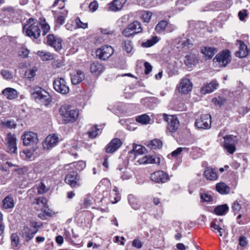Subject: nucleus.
I'll return each instance as SVG.
<instances>
[{"instance_id":"nucleus-21","label":"nucleus","mask_w":250,"mask_h":250,"mask_svg":"<svg viewBox=\"0 0 250 250\" xmlns=\"http://www.w3.org/2000/svg\"><path fill=\"white\" fill-rule=\"evenodd\" d=\"M219 86L216 81H212L210 83L203 85L200 89V92L202 94H206L213 92L214 90L217 89Z\"/></svg>"},{"instance_id":"nucleus-2","label":"nucleus","mask_w":250,"mask_h":250,"mask_svg":"<svg viewBox=\"0 0 250 250\" xmlns=\"http://www.w3.org/2000/svg\"><path fill=\"white\" fill-rule=\"evenodd\" d=\"M41 24L36 21L33 18L28 19L23 26V31H25L26 35L34 39L38 38L41 34Z\"/></svg>"},{"instance_id":"nucleus-37","label":"nucleus","mask_w":250,"mask_h":250,"mask_svg":"<svg viewBox=\"0 0 250 250\" xmlns=\"http://www.w3.org/2000/svg\"><path fill=\"white\" fill-rule=\"evenodd\" d=\"M168 22L167 21L162 20L160 21L156 25L155 27V31L159 34L161 33L163 31H165Z\"/></svg>"},{"instance_id":"nucleus-36","label":"nucleus","mask_w":250,"mask_h":250,"mask_svg":"<svg viewBox=\"0 0 250 250\" xmlns=\"http://www.w3.org/2000/svg\"><path fill=\"white\" fill-rule=\"evenodd\" d=\"M128 203L131 207L134 209H138L140 208V205L138 203V200L132 194H129L128 196Z\"/></svg>"},{"instance_id":"nucleus-22","label":"nucleus","mask_w":250,"mask_h":250,"mask_svg":"<svg viewBox=\"0 0 250 250\" xmlns=\"http://www.w3.org/2000/svg\"><path fill=\"white\" fill-rule=\"evenodd\" d=\"M1 94L7 99L11 100L17 98L18 97L19 93L14 88L7 87L4 89Z\"/></svg>"},{"instance_id":"nucleus-18","label":"nucleus","mask_w":250,"mask_h":250,"mask_svg":"<svg viewBox=\"0 0 250 250\" xmlns=\"http://www.w3.org/2000/svg\"><path fill=\"white\" fill-rule=\"evenodd\" d=\"M47 42L49 45L54 47L56 51L60 50L62 47V40L56 38L52 34L47 36Z\"/></svg>"},{"instance_id":"nucleus-62","label":"nucleus","mask_w":250,"mask_h":250,"mask_svg":"<svg viewBox=\"0 0 250 250\" xmlns=\"http://www.w3.org/2000/svg\"><path fill=\"white\" fill-rule=\"evenodd\" d=\"M238 15L240 21H244L245 18L248 16L247 10H243L242 11H240L238 12Z\"/></svg>"},{"instance_id":"nucleus-11","label":"nucleus","mask_w":250,"mask_h":250,"mask_svg":"<svg viewBox=\"0 0 250 250\" xmlns=\"http://www.w3.org/2000/svg\"><path fill=\"white\" fill-rule=\"evenodd\" d=\"M164 120L167 122V129L171 132H175L179 127V121L174 116H169L166 114L163 115Z\"/></svg>"},{"instance_id":"nucleus-23","label":"nucleus","mask_w":250,"mask_h":250,"mask_svg":"<svg viewBox=\"0 0 250 250\" xmlns=\"http://www.w3.org/2000/svg\"><path fill=\"white\" fill-rule=\"evenodd\" d=\"M127 0H113L108 3V8L110 10L116 12L120 10L125 3Z\"/></svg>"},{"instance_id":"nucleus-10","label":"nucleus","mask_w":250,"mask_h":250,"mask_svg":"<svg viewBox=\"0 0 250 250\" xmlns=\"http://www.w3.org/2000/svg\"><path fill=\"white\" fill-rule=\"evenodd\" d=\"M114 53L113 48L110 45H106L102 46L97 50L96 55L100 60H106Z\"/></svg>"},{"instance_id":"nucleus-55","label":"nucleus","mask_w":250,"mask_h":250,"mask_svg":"<svg viewBox=\"0 0 250 250\" xmlns=\"http://www.w3.org/2000/svg\"><path fill=\"white\" fill-rule=\"evenodd\" d=\"M147 164H159L160 163V157L155 158V157L151 155H147Z\"/></svg>"},{"instance_id":"nucleus-25","label":"nucleus","mask_w":250,"mask_h":250,"mask_svg":"<svg viewBox=\"0 0 250 250\" xmlns=\"http://www.w3.org/2000/svg\"><path fill=\"white\" fill-rule=\"evenodd\" d=\"M237 42H239V50L236 52L235 56L239 58L246 57L248 54V49L247 45L242 41L237 40Z\"/></svg>"},{"instance_id":"nucleus-44","label":"nucleus","mask_w":250,"mask_h":250,"mask_svg":"<svg viewBox=\"0 0 250 250\" xmlns=\"http://www.w3.org/2000/svg\"><path fill=\"white\" fill-rule=\"evenodd\" d=\"M38 193L39 194H43L49 190V187L46 186L42 182H41L37 186Z\"/></svg>"},{"instance_id":"nucleus-57","label":"nucleus","mask_w":250,"mask_h":250,"mask_svg":"<svg viewBox=\"0 0 250 250\" xmlns=\"http://www.w3.org/2000/svg\"><path fill=\"white\" fill-rule=\"evenodd\" d=\"M105 151L107 153H113L117 150V147H114L109 143L104 148Z\"/></svg>"},{"instance_id":"nucleus-38","label":"nucleus","mask_w":250,"mask_h":250,"mask_svg":"<svg viewBox=\"0 0 250 250\" xmlns=\"http://www.w3.org/2000/svg\"><path fill=\"white\" fill-rule=\"evenodd\" d=\"M211 101L215 106H218L221 107L226 103L227 99L223 96H218V97L213 98Z\"/></svg>"},{"instance_id":"nucleus-46","label":"nucleus","mask_w":250,"mask_h":250,"mask_svg":"<svg viewBox=\"0 0 250 250\" xmlns=\"http://www.w3.org/2000/svg\"><path fill=\"white\" fill-rule=\"evenodd\" d=\"M240 202V201H239L238 200H236L233 202L232 204V209L234 215L238 213L241 208V206Z\"/></svg>"},{"instance_id":"nucleus-60","label":"nucleus","mask_w":250,"mask_h":250,"mask_svg":"<svg viewBox=\"0 0 250 250\" xmlns=\"http://www.w3.org/2000/svg\"><path fill=\"white\" fill-rule=\"evenodd\" d=\"M99 6L98 2L96 0H94L91 2L89 5V8L92 12H95L97 10Z\"/></svg>"},{"instance_id":"nucleus-63","label":"nucleus","mask_w":250,"mask_h":250,"mask_svg":"<svg viewBox=\"0 0 250 250\" xmlns=\"http://www.w3.org/2000/svg\"><path fill=\"white\" fill-rule=\"evenodd\" d=\"M145 66V73L146 74H148L151 71L152 67L151 65L148 62H145L144 63Z\"/></svg>"},{"instance_id":"nucleus-30","label":"nucleus","mask_w":250,"mask_h":250,"mask_svg":"<svg viewBox=\"0 0 250 250\" xmlns=\"http://www.w3.org/2000/svg\"><path fill=\"white\" fill-rule=\"evenodd\" d=\"M84 75L83 73L78 70L77 71L76 74L72 75L71 78L72 83L73 85H77L80 83L83 79Z\"/></svg>"},{"instance_id":"nucleus-1","label":"nucleus","mask_w":250,"mask_h":250,"mask_svg":"<svg viewBox=\"0 0 250 250\" xmlns=\"http://www.w3.org/2000/svg\"><path fill=\"white\" fill-rule=\"evenodd\" d=\"M42 226L41 222L30 221L29 226H24L21 229L20 234L26 241H29L34 237Z\"/></svg>"},{"instance_id":"nucleus-7","label":"nucleus","mask_w":250,"mask_h":250,"mask_svg":"<svg viewBox=\"0 0 250 250\" xmlns=\"http://www.w3.org/2000/svg\"><path fill=\"white\" fill-rule=\"evenodd\" d=\"M143 32V28L140 22L135 21L125 28L122 32V34L126 37H130Z\"/></svg>"},{"instance_id":"nucleus-56","label":"nucleus","mask_w":250,"mask_h":250,"mask_svg":"<svg viewBox=\"0 0 250 250\" xmlns=\"http://www.w3.org/2000/svg\"><path fill=\"white\" fill-rule=\"evenodd\" d=\"M0 74L2 77L8 80H11L13 78V74L7 70H2L0 71Z\"/></svg>"},{"instance_id":"nucleus-6","label":"nucleus","mask_w":250,"mask_h":250,"mask_svg":"<svg viewBox=\"0 0 250 250\" xmlns=\"http://www.w3.org/2000/svg\"><path fill=\"white\" fill-rule=\"evenodd\" d=\"M64 182L72 188H76L81 186V178L77 171L73 170L66 174Z\"/></svg>"},{"instance_id":"nucleus-58","label":"nucleus","mask_w":250,"mask_h":250,"mask_svg":"<svg viewBox=\"0 0 250 250\" xmlns=\"http://www.w3.org/2000/svg\"><path fill=\"white\" fill-rule=\"evenodd\" d=\"M233 137L234 136L232 135H228L224 136L223 137L224 140L223 145H226L227 144H231L234 143V141L233 140Z\"/></svg>"},{"instance_id":"nucleus-34","label":"nucleus","mask_w":250,"mask_h":250,"mask_svg":"<svg viewBox=\"0 0 250 250\" xmlns=\"http://www.w3.org/2000/svg\"><path fill=\"white\" fill-rule=\"evenodd\" d=\"M92 204V197L87 194L83 198V202L80 204L81 209H85L89 208Z\"/></svg>"},{"instance_id":"nucleus-43","label":"nucleus","mask_w":250,"mask_h":250,"mask_svg":"<svg viewBox=\"0 0 250 250\" xmlns=\"http://www.w3.org/2000/svg\"><path fill=\"white\" fill-rule=\"evenodd\" d=\"M152 13L149 11H144L141 14V18L144 22L148 23L152 17Z\"/></svg>"},{"instance_id":"nucleus-26","label":"nucleus","mask_w":250,"mask_h":250,"mask_svg":"<svg viewBox=\"0 0 250 250\" xmlns=\"http://www.w3.org/2000/svg\"><path fill=\"white\" fill-rule=\"evenodd\" d=\"M147 150L145 146L142 145H139L136 144H133V148L131 150L129 151V153L130 154H134V158L135 159L137 156L145 154Z\"/></svg>"},{"instance_id":"nucleus-54","label":"nucleus","mask_w":250,"mask_h":250,"mask_svg":"<svg viewBox=\"0 0 250 250\" xmlns=\"http://www.w3.org/2000/svg\"><path fill=\"white\" fill-rule=\"evenodd\" d=\"M11 245L13 247H16L19 243V237L16 233H13L11 235Z\"/></svg>"},{"instance_id":"nucleus-42","label":"nucleus","mask_w":250,"mask_h":250,"mask_svg":"<svg viewBox=\"0 0 250 250\" xmlns=\"http://www.w3.org/2000/svg\"><path fill=\"white\" fill-rule=\"evenodd\" d=\"M179 43L181 45L182 47H187L188 48H190L193 45L192 41L186 37L182 38L179 41Z\"/></svg>"},{"instance_id":"nucleus-4","label":"nucleus","mask_w":250,"mask_h":250,"mask_svg":"<svg viewBox=\"0 0 250 250\" xmlns=\"http://www.w3.org/2000/svg\"><path fill=\"white\" fill-rule=\"evenodd\" d=\"M32 97L37 102L45 105H48L51 102V97L44 90L38 88L32 93Z\"/></svg>"},{"instance_id":"nucleus-3","label":"nucleus","mask_w":250,"mask_h":250,"mask_svg":"<svg viewBox=\"0 0 250 250\" xmlns=\"http://www.w3.org/2000/svg\"><path fill=\"white\" fill-rule=\"evenodd\" d=\"M65 112L63 113V124L73 123L75 122L79 115V110L74 108L71 105L64 106Z\"/></svg>"},{"instance_id":"nucleus-14","label":"nucleus","mask_w":250,"mask_h":250,"mask_svg":"<svg viewBox=\"0 0 250 250\" xmlns=\"http://www.w3.org/2000/svg\"><path fill=\"white\" fill-rule=\"evenodd\" d=\"M86 167L85 163L83 161H79L78 162H72L70 163H67L63 165V171H69L70 169L75 171H81L83 170Z\"/></svg>"},{"instance_id":"nucleus-49","label":"nucleus","mask_w":250,"mask_h":250,"mask_svg":"<svg viewBox=\"0 0 250 250\" xmlns=\"http://www.w3.org/2000/svg\"><path fill=\"white\" fill-rule=\"evenodd\" d=\"M101 33L103 34L107 35L110 37H113L115 36V31L114 30H111L109 28H100L99 29Z\"/></svg>"},{"instance_id":"nucleus-35","label":"nucleus","mask_w":250,"mask_h":250,"mask_svg":"<svg viewBox=\"0 0 250 250\" xmlns=\"http://www.w3.org/2000/svg\"><path fill=\"white\" fill-rule=\"evenodd\" d=\"M148 146L151 149H160L163 146V142L159 139H154L149 141Z\"/></svg>"},{"instance_id":"nucleus-12","label":"nucleus","mask_w":250,"mask_h":250,"mask_svg":"<svg viewBox=\"0 0 250 250\" xmlns=\"http://www.w3.org/2000/svg\"><path fill=\"white\" fill-rule=\"evenodd\" d=\"M23 145L25 146L36 144L38 142L37 134L33 132L26 131L21 136Z\"/></svg>"},{"instance_id":"nucleus-51","label":"nucleus","mask_w":250,"mask_h":250,"mask_svg":"<svg viewBox=\"0 0 250 250\" xmlns=\"http://www.w3.org/2000/svg\"><path fill=\"white\" fill-rule=\"evenodd\" d=\"M110 145H113L114 147H117L118 150L122 145L123 143L120 139L118 138H115L111 140L109 142Z\"/></svg>"},{"instance_id":"nucleus-15","label":"nucleus","mask_w":250,"mask_h":250,"mask_svg":"<svg viewBox=\"0 0 250 250\" xmlns=\"http://www.w3.org/2000/svg\"><path fill=\"white\" fill-rule=\"evenodd\" d=\"M7 151L11 154H16L17 152L16 138L14 135L8 133L6 137Z\"/></svg>"},{"instance_id":"nucleus-45","label":"nucleus","mask_w":250,"mask_h":250,"mask_svg":"<svg viewBox=\"0 0 250 250\" xmlns=\"http://www.w3.org/2000/svg\"><path fill=\"white\" fill-rule=\"evenodd\" d=\"M62 78L55 80L53 83V87L55 90L59 93H62Z\"/></svg>"},{"instance_id":"nucleus-16","label":"nucleus","mask_w":250,"mask_h":250,"mask_svg":"<svg viewBox=\"0 0 250 250\" xmlns=\"http://www.w3.org/2000/svg\"><path fill=\"white\" fill-rule=\"evenodd\" d=\"M36 205L39 206L40 209L43 213V216H50L51 215L50 210L48 208L47 200L43 197H40L36 199L34 202Z\"/></svg>"},{"instance_id":"nucleus-52","label":"nucleus","mask_w":250,"mask_h":250,"mask_svg":"<svg viewBox=\"0 0 250 250\" xmlns=\"http://www.w3.org/2000/svg\"><path fill=\"white\" fill-rule=\"evenodd\" d=\"M224 147L230 154H233L236 150V146L234 143L223 145Z\"/></svg>"},{"instance_id":"nucleus-20","label":"nucleus","mask_w":250,"mask_h":250,"mask_svg":"<svg viewBox=\"0 0 250 250\" xmlns=\"http://www.w3.org/2000/svg\"><path fill=\"white\" fill-rule=\"evenodd\" d=\"M105 67L103 64L98 62H94L90 65V72L94 75L99 76L104 70Z\"/></svg>"},{"instance_id":"nucleus-24","label":"nucleus","mask_w":250,"mask_h":250,"mask_svg":"<svg viewBox=\"0 0 250 250\" xmlns=\"http://www.w3.org/2000/svg\"><path fill=\"white\" fill-rule=\"evenodd\" d=\"M184 62L187 66L191 67L198 62V59L195 54L189 53L185 56Z\"/></svg>"},{"instance_id":"nucleus-19","label":"nucleus","mask_w":250,"mask_h":250,"mask_svg":"<svg viewBox=\"0 0 250 250\" xmlns=\"http://www.w3.org/2000/svg\"><path fill=\"white\" fill-rule=\"evenodd\" d=\"M192 88V83L188 79H183L178 87L179 92L183 94H188Z\"/></svg>"},{"instance_id":"nucleus-53","label":"nucleus","mask_w":250,"mask_h":250,"mask_svg":"<svg viewBox=\"0 0 250 250\" xmlns=\"http://www.w3.org/2000/svg\"><path fill=\"white\" fill-rule=\"evenodd\" d=\"M37 69L35 67L32 69H27L25 72V76L28 79H31L34 77L36 75Z\"/></svg>"},{"instance_id":"nucleus-39","label":"nucleus","mask_w":250,"mask_h":250,"mask_svg":"<svg viewBox=\"0 0 250 250\" xmlns=\"http://www.w3.org/2000/svg\"><path fill=\"white\" fill-rule=\"evenodd\" d=\"M150 120V117L146 114H144L138 116L136 118V121L137 122L139 123L142 125L148 124L149 123Z\"/></svg>"},{"instance_id":"nucleus-50","label":"nucleus","mask_w":250,"mask_h":250,"mask_svg":"<svg viewBox=\"0 0 250 250\" xmlns=\"http://www.w3.org/2000/svg\"><path fill=\"white\" fill-rule=\"evenodd\" d=\"M75 22L76 27L78 28L86 29L88 27L87 23H83V22H82L79 17H77L76 18L75 20Z\"/></svg>"},{"instance_id":"nucleus-32","label":"nucleus","mask_w":250,"mask_h":250,"mask_svg":"<svg viewBox=\"0 0 250 250\" xmlns=\"http://www.w3.org/2000/svg\"><path fill=\"white\" fill-rule=\"evenodd\" d=\"M200 198L201 202L210 203L213 201V197L208 191H204L200 193Z\"/></svg>"},{"instance_id":"nucleus-27","label":"nucleus","mask_w":250,"mask_h":250,"mask_svg":"<svg viewBox=\"0 0 250 250\" xmlns=\"http://www.w3.org/2000/svg\"><path fill=\"white\" fill-rule=\"evenodd\" d=\"M229 210V207L227 204H223L217 206L214 208L213 213L218 216L226 215Z\"/></svg>"},{"instance_id":"nucleus-31","label":"nucleus","mask_w":250,"mask_h":250,"mask_svg":"<svg viewBox=\"0 0 250 250\" xmlns=\"http://www.w3.org/2000/svg\"><path fill=\"white\" fill-rule=\"evenodd\" d=\"M216 190L221 194H226L229 193L230 188L224 183H218L216 185Z\"/></svg>"},{"instance_id":"nucleus-13","label":"nucleus","mask_w":250,"mask_h":250,"mask_svg":"<svg viewBox=\"0 0 250 250\" xmlns=\"http://www.w3.org/2000/svg\"><path fill=\"white\" fill-rule=\"evenodd\" d=\"M58 142L59 138L55 134L49 135L42 142L43 148L49 150L56 146Z\"/></svg>"},{"instance_id":"nucleus-48","label":"nucleus","mask_w":250,"mask_h":250,"mask_svg":"<svg viewBox=\"0 0 250 250\" xmlns=\"http://www.w3.org/2000/svg\"><path fill=\"white\" fill-rule=\"evenodd\" d=\"M40 24H41V25L42 24V27L43 30L42 35L45 36L49 31L50 26L46 22L45 19H43V20H41V22Z\"/></svg>"},{"instance_id":"nucleus-8","label":"nucleus","mask_w":250,"mask_h":250,"mask_svg":"<svg viewBox=\"0 0 250 250\" xmlns=\"http://www.w3.org/2000/svg\"><path fill=\"white\" fill-rule=\"evenodd\" d=\"M211 117L209 114H206L200 115L195 120V126L199 129H208L211 128Z\"/></svg>"},{"instance_id":"nucleus-61","label":"nucleus","mask_w":250,"mask_h":250,"mask_svg":"<svg viewBox=\"0 0 250 250\" xmlns=\"http://www.w3.org/2000/svg\"><path fill=\"white\" fill-rule=\"evenodd\" d=\"M187 149L186 147H184V148L181 147H178L176 149L173 151L171 153V155L172 157H176L182 152L183 149Z\"/></svg>"},{"instance_id":"nucleus-28","label":"nucleus","mask_w":250,"mask_h":250,"mask_svg":"<svg viewBox=\"0 0 250 250\" xmlns=\"http://www.w3.org/2000/svg\"><path fill=\"white\" fill-rule=\"evenodd\" d=\"M204 176L210 180H216L218 178V174L215 168H212L208 167L204 173Z\"/></svg>"},{"instance_id":"nucleus-64","label":"nucleus","mask_w":250,"mask_h":250,"mask_svg":"<svg viewBox=\"0 0 250 250\" xmlns=\"http://www.w3.org/2000/svg\"><path fill=\"white\" fill-rule=\"evenodd\" d=\"M132 246L137 249H140L142 247V243L139 239H134L132 241Z\"/></svg>"},{"instance_id":"nucleus-5","label":"nucleus","mask_w":250,"mask_h":250,"mask_svg":"<svg viewBox=\"0 0 250 250\" xmlns=\"http://www.w3.org/2000/svg\"><path fill=\"white\" fill-rule=\"evenodd\" d=\"M231 61V52L227 49L218 53L213 59V62H218L220 67H226Z\"/></svg>"},{"instance_id":"nucleus-29","label":"nucleus","mask_w":250,"mask_h":250,"mask_svg":"<svg viewBox=\"0 0 250 250\" xmlns=\"http://www.w3.org/2000/svg\"><path fill=\"white\" fill-rule=\"evenodd\" d=\"M62 7L59 8L58 9L53 10L52 12L54 18H55L56 26H59V27L62 23Z\"/></svg>"},{"instance_id":"nucleus-40","label":"nucleus","mask_w":250,"mask_h":250,"mask_svg":"<svg viewBox=\"0 0 250 250\" xmlns=\"http://www.w3.org/2000/svg\"><path fill=\"white\" fill-rule=\"evenodd\" d=\"M159 40L157 36H153L150 39L147 40L146 42L142 43V46L144 47H150L156 43Z\"/></svg>"},{"instance_id":"nucleus-59","label":"nucleus","mask_w":250,"mask_h":250,"mask_svg":"<svg viewBox=\"0 0 250 250\" xmlns=\"http://www.w3.org/2000/svg\"><path fill=\"white\" fill-rule=\"evenodd\" d=\"M248 244V241L246 237L241 235L239 238V245L242 247L246 246Z\"/></svg>"},{"instance_id":"nucleus-41","label":"nucleus","mask_w":250,"mask_h":250,"mask_svg":"<svg viewBox=\"0 0 250 250\" xmlns=\"http://www.w3.org/2000/svg\"><path fill=\"white\" fill-rule=\"evenodd\" d=\"M122 44L123 49L127 53H130L133 48V43L131 41H125L123 42Z\"/></svg>"},{"instance_id":"nucleus-9","label":"nucleus","mask_w":250,"mask_h":250,"mask_svg":"<svg viewBox=\"0 0 250 250\" xmlns=\"http://www.w3.org/2000/svg\"><path fill=\"white\" fill-rule=\"evenodd\" d=\"M150 179L155 183L164 184L170 179L168 174L163 170H157L150 174Z\"/></svg>"},{"instance_id":"nucleus-17","label":"nucleus","mask_w":250,"mask_h":250,"mask_svg":"<svg viewBox=\"0 0 250 250\" xmlns=\"http://www.w3.org/2000/svg\"><path fill=\"white\" fill-rule=\"evenodd\" d=\"M218 51L216 47L206 46L201 49L200 52L204 55L206 60H211Z\"/></svg>"},{"instance_id":"nucleus-33","label":"nucleus","mask_w":250,"mask_h":250,"mask_svg":"<svg viewBox=\"0 0 250 250\" xmlns=\"http://www.w3.org/2000/svg\"><path fill=\"white\" fill-rule=\"evenodd\" d=\"M3 208L5 209L13 208L14 202L13 198L10 196H6L3 200Z\"/></svg>"},{"instance_id":"nucleus-47","label":"nucleus","mask_w":250,"mask_h":250,"mask_svg":"<svg viewBox=\"0 0 250 250\" xmlns=\"http://www.w3.org/2000/svg\"><path fill=\"white\" fill-rule=\"evenodd\" d=\"M98 125H95L94 126L91 128V129L88 132V136L90 138H95L98 135V131L99 129L98 128Z\"/></svg>"}]
</instances>
